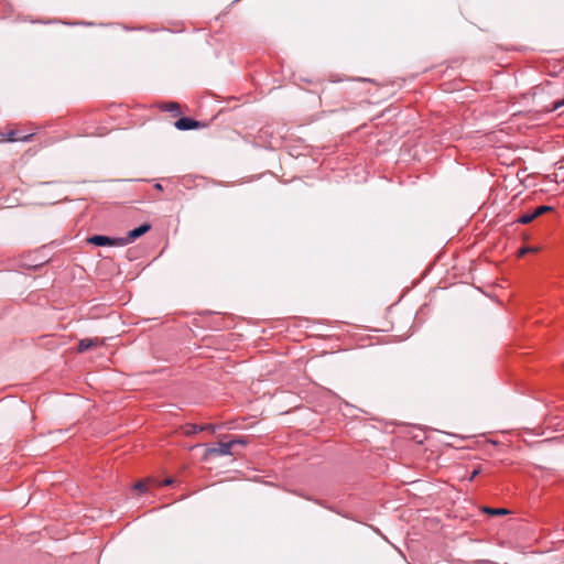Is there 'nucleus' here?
Listing matches in <instances>:
<instances>
[{"label": "nucleus", "mask_w": 564, "mask_h": 564, "mask_svg": "<svg viewBox=\"0 0 564 564\" xmlns=\"http://www.w3.org/2000/svg\"><path fill=\"white\" fill-rule=\"evenodd\" d=\"M151 229V226L149 224H143L132 230L129 231V234L126 237H120V247L127 246L131 243L137 238L141 237L145 232H148Z\"/></svg>", "instance_id": "f257e3e1"}, {"label": "nucleus", "mask_w": 564, "mask_h": 564, "mask_svg": "<svg viewBox=\"0 0 564 564\" xmlns=\"http://www.w3.org/2000/svg\"><path fill=\"white\" fill-rule=\"evenodd\" d=\"M236 443H242L240 440H235L230 442H220L217 447H210L207 449L208 455L213 456H225L231 454V446Z\"/></svg>", "instance_id": "f03ea898"}, {"label": "nucleus", "mask_w": 564, "mask_h": 564, "mask_svg": "<svg viewBox=\"0 0 564 564\" xmlns=\"http://www.w3.org/2000/svg\"><path fill=\"white\" fill-rule=\"evenodd\" d=\"M89 243L95 246L104 247V246H120V238H110L107 236L96 235L91 236L87 239Z\"/></svg>", "instance_id": "7ed1b4c3"}, {"label": "nucleus", "mask_w": 564, "mask_h": 564, "mask_svg": "<svg viewBox=\"0 0 564 564\" xmlns=\"http://www.w3.org/2000/svg\"><path fill=\"white\" fill-rule=\"evenodd\" d=\"M199 126L200 124L198 121L191 119V118H186V117L180 118L175 122V128L178 130H191V129H195Z\"/></svg>", "instance_id": "20e7f679"}, {"label": "nucleus", "mask_w": 564, "mask_h": 564, "mask_svg": "<svg viewBox=\"0 0 564 564\" xmlns=\"http://www.w3.org/2000/svg\"><path fill=\"white\" fill-rule=\"evenodd\" d=\"M101 343L97 338H84L78 344V351L84 352L89 348L100 345Z\"/></svg>", "instance_id": "39448f33"}, {"label": "nucleus", "mask_w": 564, "mask_h": 564, "mask_svg": "<svg viewBox=\"0 0 564 564\" xmlns=\"http://www.w3.org/2000/svg\"><path fill=\"white\" fill-rule=\"evenodd\" d=\"M32 134H28V135H19L18 134V131L15 130H9L6 134V139L8 141H11V142H14V141H29L31 139Z\"/></svg>", "instance_id": "423d86ee"}, {"label": "nucleus", "mask_w": 564, "mask_h": 564, "mask_svg": "<svg viewBox=\"0 0 564 564\" xmlns=\"http://www.w3.org/2000/svg\"><path fill=\"white\" fill-rule=\"evenodd\" d=\"M535 218V215L533 213H525L521 217H519L518 223L520 224H529Z\"/></svg>", "instance_id": "0eeeda50"}, {"label": "nucleus", "mask_w": 564, "mask_h": 564, "mask_svg": "<svg viewBox=\"0 0 564 564\" xmlns=\"http://www.w3.org/2000/svg\"><path fill=\"white\" fill-rule=\"evenodd\" d=\"M484 511L489 514H495V516L507 514L509 512L507 509H491V508H485Z\"/></svg>", "instance_id": "6e6552de"}, {"label": "nucleus", "mask_w": 564, "mask_h": 564, "mask_svg": "<svg viewBox=\"0 0 564 564\" xmlns=\"http://www.w3.org/2000/svg\"><path fill=\"white\" fill-rule=\"evenodd\" d=\"M549 210H552V207L551 206H545V205H542V206H539L534 209L533 214L535 215V218L541 216L542 214L549 212Z\"/></svg>", "instance_id": "1a4fd4ad"}, {"label": "nucleus", "mask_w": 564, "mask_h": 564, "mask_svg": "<svg viewBox=\"0 0 564 564\" xmlns=\"http://www.w3.org/2000/svg\"><path fill=\"white\" fill-rule=\"evenodd\" d=\"M163 110H166V111H174L176 113H180V106L176 102H170V104H166L164 107H163Z\"/></svg>", "instance_id": "9d476101"}, {"label": "nucleus", "mask_w": 564, "mask_h": 564, "mask_svg": "<svg viewBox=\"0 0 564 564\" xmlns=\"http://www.w3.org/2000/svg\"><path fill=\"white\" fill-rule=\"evenodd\" d=\"M538 251V248H533V247H524V248H521L519 250V257H522L524 256L525 253H529V252H535Z\"/></svg>", "instance_id": "9b49d317"}, {"label": "nucleus", "mask_w": 564, "mask_h": 564, "mask_svg": "<svg viewBox=\"0 0 564 564\" xmlns=\"http://www.w3.org/2000/svg\"><path fill=\"white\" fill-rule=\"evenodd\" d=\"M200 431H204V427L200 426V425H191L189 429L187 430V434H195L197 432H200Z\"/></svg>", "instance_id": "f8f14e48"}, {"label": "nucleus", "mask_w": 564, "mask_h": 564, "mask_svg": "<svg viewBox=\"0 0 564 564\" xmlns=\"http://www.w3.org/2000/svg\"><path fill=\"white\" fill-rule=\"evenodd\" d=\"M134 489L143 492L147 490V484L144 481H139L134 485Z\"/></svg>", "instance_id": "ddd939ff"}, {"label": "nucleus", "mask_w": 564, "mask_h": 564, "mask_svg": "<svg viewBox=\"0 0 564 564\" xmlns=\"http://www.w3.org/2000/svg\"><path fill=\"white\" fill-rule=\"evenodd\" d=\"M564 106V98L558 100V101H555L553 104V107H552V110H557L558 108L563 107Z\"/></svg>", "instance_id": "4468645a"}, {"label": "nucleus", "mask_w": 564, "mask_h": 564, "mask_svg": "<svg viewBox=\"0 0 564 564\" xmlns=\"http://www.w3.org/2000/svg\"><path fill=\"white\" fill-rule=\"evenodd\" d=\"M478 474H479V469L473 470L471 475L469 476V480H473Z\"/></svg>", "instance_id": "2eb2a0df"}, {"label": "nucleus", "mask_w": 564, "mask_h": 564, "mask_svg": "<svg viewBox=\"0 0 564 564\" xmlns=\"http://www.w3.org/2000/svg\"><path fill=\"white\" fill-rule=\"evenodd\" d=\"M204 427V430H208V431H212L214 432L215 431V426L210 425V424H207V425H202Z\"/></svg>", "instance_id": "dca6fc26"}, {"label": "nucleus", "mask_w": 564, "mask_h": 564, "mask_svg": "<svg viewBox=\"0 0 564 564\" xmlns=\"http://www.w3.org/2000/svg\"><path fill=\"white\" fill-rule=\"evenodd\" d=\"M172 482H173V479L166 478V479L163 480L162 484L167 486V485H171Z\"/></svg>", "instance_id": "f3484780"}, {"label": "nucleus", "mask_w": 564, "mask_h": 564, "mask_svg": "<svg viewBox=\"0 0 564 564\" xmlns=\"http://www.w3.org/2000/svg\"><path fill=\"white\" fill-rule=\"evenodd\" d=\"M154 187H155L156 189H159V191H161V189H162V185H161L160 183H156V184L154 185Z\"/></svg>", "instance_id": "a211bd4d"}]
</instances>
